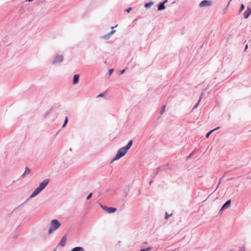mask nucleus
I'll return each instance as SVG.
<instances>
[{"mask_svg": "<svg viewBox=\"0 0 251 251\" xmlns=\"http://www.w3.org/2000/svg\"><path fill=\"white\" fill-rule=\"evenodd\" d=\"M49 179H46L39 183V186L33 191L30 195L29 198H32L41 193L48 185Z\"/></svg>", "mask_w": 251, "mask_h": 251, "instance_id": "f257e3e1", "label": "nucleus"}, {"mask_svg": "<svg viewBox=\"0 0 251 251\" xmlns=\"http://www.w3.org/2000/svg\"><path fill=\"white\" fill-rule=\"evenodd\" d=\"M127 151L128 150L125 147L120 148L114 158L111 160L110 163H112L114 161L119 160L125 156Z\"/></svg>", "mask_w": 251, "mask_h": 251, "instance_id": "f03ea898", "label": "nucleus"}, {"mask_svg": "<svg viewBox=\"0 0 251 251\" xmlns=\"http://www.w3.org/2000/svg\"><path fill=\"white\" fill-rule=\"evenodd\" d=\"M61 223L57 219H52L50 224V227L49 228L48 233L51 234L53 231L57 229L61 226Z\"/></svg>", "mask_w": 251, "mask_h": 251, "instance_id": "7ed1b4c3", "label": "nucleus"}, {"mask_svg": "<svg viewBox=\"0 0 251 251\" xmlns=\"http://www.w3.org/2000/svg\"><path fill=\"white\" fill-rule=\"evenodd\" d=\"M100 207L102 209L108 213H112L117 210V208L113 207H107L106 205L100 204Z\"/></svg>", "mask_w": 251, "mask_h": 251, "instance_id": "20e7f679", "label": "nucleus"}, {"mask_svg": "<svg viewBox=\"0 0 251 251\" xmlns=\"http://www.w3.org/2000/svg\"><path fill=\"white\" fill-rule=\"evenodd\" d=\"M63 56L62 55H57L52 61V64L55 65L61 63L63 61Z\"/></svg>", "mask_w": 251, "mask_h": 251, "instance_id": "39448f33", "label": "nucleus"}, {"mask_svg": "<svg viewBox=\"0 0 251 251\" xmlns=\"http://www.w3.org/2000/svg\"><path fill=\"white\" fill-rule=\"evenodd\" d=\"M231 202V200H227L225 203H224V204L222 205V207L220 209L219 213L223 212L224 210L225 209L228 208L230 206Z\"/></svg>", "mask_w": 251, "mask_h": 251, "instance_id": "423d86ee", "label": "nucleus"}, {"mask_svg": "<svg viewBox=\"0 0 251 251\" xmlns=\"http://www.w3.org/2000/svg\"><path fill=\"white\" fill-rule=\"evenodd\" d=\"M212 1L210 0H203L199 4L200 7H207L211 5Z\"/></svg>", "mask_w": 251, "mask_h": 251, "instance_id": "0eeeda50", "label": "nucleus"}, {"mask_svg": "<svg viewBox=\"0 0 251 251\" xmlns=\"http://www.w3.org/2000/svg\"><path fill=\"white\" fill-rule=\"evenodd\" d=\"M251 15V7L248 6L247 9L244 13V17L245 19H247Z\"/></svg>", "mask_w": 251, "mask_h": 251, "instance_id": "6e6552de", "label": "nucleus"}, {"mask_svg": "<svg viewBox=\"0 0 251 251\" xmlns=\"http://www.w3.org/2000/svg\"><path fill=\"white\" fill-rule=\"evenodd\" d=\"M66 240L67 237L66 235H64L61 239L60 241H59L58 246H60L61 247L65 246L66 243Z\"/></svg>", "mask_w": 251, "mask_h": 251, "instance_id": "1a4fd4ad", "label": "nucleus"}, {"mask_svg": "<svg viewBox=\"0 0 251 251\" xmlns=\"http://www.w3.org/2000/svg\"><path fill=\"white\" fill-rule=\"evenodd\" d=\"M79 75L78 74H75L74 75L73 79V84L75 85L77 84L79 82Z\"/></svg>", "mask_w": 251, "mask_h": 251, "instance_id": "9d476101", "label": "nucleus"}, {"mask_svg": "<svg viewBox=\"0 0 251 251\" xmlns=\"http://www.w3.org/2000/svg\"><path fill=\"white\" fill-rule=\"evenodd\" d=\"M157 7L158 11H162L166 8V6L164 3H162L161 2H160L157 4Z\"/></svg>", "mask_w": 251, "mask_h": 251, "instance_id": "9b49d317", "label": "nucleus"}, {"mask_svg": "<svg viewBox=\"0 0 251 251\" xmlns=\"http://www.w3.org/2000/svg\"><path fill=\"white\" fill-rule=\"evenodd\" d=\"M133 144V140L131 139L128 141L127 144L124 146L128 151L130 149Z\"/></svg>", "mask_w": 251, "mask_h": 251, "instance_id": "f8f14e48", "label": "nucleus"}, {"mask_svg": "<svg viewBox=\"0 0 251 251\" xmlns=\"http://www.w3.org/2000/svg\"><path fill=\"white\" fill-rule=\"evenodd\" d=\"M133 144V140L131 139L128 141L127 144L124 146L128 151L130 149Z\"/></svg>", "mask_w": 251, "mask_h": 251, "instance_id": "ddd939ff", "label": "nucleus"}, {"mask_svg": "<svg viewBox=\"0 0 251 251\" xmlns=\"http://www.w3.org/2000/svg\"><path fill=\"white\" fill-rule=\"evenodd\" d=\"M84 249L81 247H75L73 248L71 251H84Z\"/></svg>", "mask_w": 251, "mask_h": 251, "instance_id": "4468645a", "label": "nucleus"}, {"mask_svg": "<svg viewBox=\"0 0 251 251\" xmlns=\"http://www.w3.org/2000/svg\"><path fill=\"white\" fill-rule=\"evenodd\" d=\"M154 4V2L152 1H150L149 2H146L145 3L144 6L146 8H149L151 6Z\"/></svg>", "mask_w": 251, "mask_h": 251, "instance_id": "2eb2a0df", "label": "nucleus"}, {"mask_svg": "<svg viewBox=\"0 0 251 251\" xmlns=\"http://www.w3.org/2000/svg\"><path fill=\"white\" fill-rule=\"evenodd\" d=\"M68 122V117H66L65 118V120L64 121V123H63V125H62V128L66 126V125L67 124Z\"/></svg>", "mask_w": 251, "mask_h": 251, "instance_id": "dca6fc26", "label": "nucleus"}, {"mask_svg": "<svg viewBox=\"0 0 251 251\" xmlns=\"http://www.w3.org/2000/svg\"><path fill=\"white\" fill-rule=\"evenodd\" d=\"M245 9V5L243 3H242L240 5V9L239 10V13H240Z\"/></svg>", "mask_w": 251, "mask_h": 251, "instance_id": "f3484780", "label": "nucleus"}, {"mask_svg": "<svg viewBox=\"0 0 251 251\" xmlns=\"http://www.w3.org/2000/svg\"><path fill=\"white\" fill-rule=\"evenodd\" d=\"M214 131V130H211L209 132H208L205 135V137L206 138H208L211 133Z\"/></svg>", "mask_w": 251, "mask_h": 251, "instance_id": "a211bd4d", "label": "nucleus"}, {"mask_svg": "<svg viewBox=\"0 0 251 251\" xmlns=\"http://www.w3.org/2000/svg\"><path fill=\"white\" fill-rule=\"evenodd\" d=\"M31 170L30 169H29L27 167H26L25 168V174H28L30 173Z\"/></svg>", "mask_w": 251, "mask_h": 251, "instance_id": "6ab92c4d", "label": "nucleus"}, {"mask_svg": "<svg viewBox=\"0 0 251 251\" xmlns=\"http://www.w3.org/2000/svg\"><path fill=\"white\" fill-rule=\"evenodd\" d=\"M151 247H148L147 248L142 249L140 250V251H150L151 250Z\"/></svg>", "mask_w": 251, "mask_h": 251, "instance_id": "aec40b11", "label": "nucleus"}, {"mask_svg": "<svg viewBox=\"0 0 251 251\" xmlns=\"http://www.w3.org/2000/svg\"><path fill=\"white\" fill-rule=\"evenodd\" d=\"M173 215L172 213L170 214H169L167 212H166L165 213V219H168L170 217L172 216Z\"/></svg>", "mask_w": 251, "mask_h": 251, "instance_id": "412c9836", "label": "nucleus"}, {"mask_svg": "<svg viewBox=\"0 0 251 251\" xmlns=\"http://www.w3.org/2000/svg\"><path fill=\"white\" fill-rule=\"evenodd\" d=\"M165 107H166V105H163L161 107V110H160V114H163L164 112L165 111Z\"/></svg>", "mask_w": 251, "mask_h": 251, "instance_id": "4be33fe9", "label": "nucleus"}, {"mask_svg": "<svg viewBox=\"0 0 251 251\" xmlns=\"http://www.w3.org/2000/svg\"><path fill=\"white\" fill-rule=\"evenodd\" d=\"M93 195V193L91 192V193H90L86 197V200H89L92 196Z\"/></svg>", "mask_w": 251, "mask_h": 251, "instance_id": "5701e85b", "label": "nucleus"}, {"mask_svg": "<svg viewBox=\"0 0 251 251\" xmlns=\"http://www.w3.org/2000/svg\"><path fill=\"white\" fill-rule=\"evenodd\" d=\"M110 38V37L108 35V34H106V35L102 36V38L104 39L105 40H108Z\"/></svg>", "mask_w": 251, "mask_h": 251, "instance_id": "b1692460", "label": "nucleus"}, {"mask_svg": "<svg viewBox=\"0 0 251 251\" xmlns=\"http://www.w3.org/2000/svg\"><path fill=\"white\" fill-rule=\"evenodd\" d=\"M200 101L199 100H198V101L195 104V105L194 106L193 108V110L197 108L199 105V103H200Z\"/></svg>", "mask_w": 251, "mask_h": 251, "instance_id": "393cba45", "label": "nucleus"}, {"mask_svg": "<svg viewBox=\"0 0 251 251\" xmlns=\"http://www.w3.org/2000/svg\"><path fill=\"white\" fill-rule=\"evenodd\" d=\"M114 71V69L112 68L108 70V75H111Z\"/></svg>", "mask_w": 251, "mask_h": 251, "instance_id": "a878e982", "label": "nucleus"}, {"mask_svg": "<svg viewBox=\"0 0 251 251\" xmlns=\"http://www.w3.org/2000/svg\"><path fill=\"white\" fill-rule=\"evenodd\" d=\"M162 167L160 166L156 168L157 172L156 173V174H157L159 172L161 171L162 170Z\"/></svg>", "mask_w": 251, "mask_h": 251, "instance_id": "bb28decb", "label": "nucleus"}, {"mask_svg": "<svg viewBox=\"0 0 251 251\" xmlns=\"http://www.w3.org/2000/svg\"><path fill=\"white\" fill-rule=\"evenodd\" d=\"M125 72H126V69H123L120 71L119 75H123L125 73Z\"/></svg>", "mask_w": 251, "mask_h": 251, "instance_id": "cd10ccee", "label": "nucleus"}, {"mask_svg": "<svg viewBox=\"0 0 251 251\" xmlns=\"http://www.w3.org/2000/svg\"><path fill=\"white\" fill-rule=\"evenodd\" d=\"M194 151H192L191 152V153L188 156H187V159L190 158L191 157V155H192L194 154Z\"/></svg>", "mask_w": 251, "mask_h": 251, "instance_id": "c85d7f7f", "label": "nucleus"}, {"mask_svg": "<svg viewBox=\"0 0 251 251\" xmlns=\"http://www.w3.org/2000/svg\"><path fill=\"white\" fill-rule=\"evenodd\" d=\"M131 10H132V8L130 7H128L127 9H125V11L127 12H129Z\"/></svg>", "mask_w": 251, "mask_h": 251, "instance_id": "c756f323", "label": "nucleus"}, {"mask_svg": "<svg viewBox=\"0 0 251 251\" xmlns=\"http://www.w3.org/2000/svg\"><path fill=\"white\" fill-rule=\"evenodd\" d=\"M203 94H204V92H201V95L200 96V98L199 99V101H201V99L202 98V97H203Z\"/></svg>", "mask_w": 251, "mask_h": 251, "instance_id": "7c9ffc66", "label": "nucleus"}, {"mask_svg": "<svg viewBox=\"0 0 251 251\" xmlns=\"http://www.w3.org/2000/svg\"><path fill=\"white\" fill-rule=\"evenodd\" d=\"M238 251H245V249L244 247L240 248V250Z\"/></svg>", "mask_w": 251, "mask_h": 251, "instance_id": "2f4dec72", "label": "nucleus"}, {"mask_svg": "<svg viewBox=\"0 0 251 251\" xmlns=\"http://www.w3.org/2000/svg\"><path fill=\"white\" fill-rule=\"evenodd\" d=\"M103 96H104V93H101L98 95V97H103Z\"/></svg>", "mask_w": 251, "mask_h": 251, "instance_id": "473e14b6", "label": "nucleus"}, {"mask_svg": "<svg viewBox=\"0 0 251 251\" xmlns=\"http://www.w3.org/2000/svg\"><path fill=\"white\" fill-rule=\"evenodd\" d=\"M25 174H25V172L20 177L21 178H24L25 176Z\"/></svg>", "mask_w": 251, "mask_h": 251, "instance_id": "72a5a7b5", "label": "nucleus"}, {"mask_svg": "<svg viewBox=\"0 0 251 251\" xmlns=\"http://www.w3.org/2000/svg\"><path fill=\"white\" fill-rule=\"evenodd\" d=\"M248 44H247V45L245 46V47L244 51H246V50H247L248 49Z\"/></svg>", "mask_w": 251, "mask_h": 251, "instance_id": "f704fd0d", "label": "nucleus"}, {"mask_svg": "<svg viewBox=\"0 0 251 251\" xmlns=\"http://www.w3.org/2000/svg\"><path fill=\"white\" fill-rule=\"evenodd\" d=\"M110 32L111 33V34H113V33L116 32V30L112 29Z\"/></svg>", "mask_w": 251, "mask_h": 251, "instance_id": "c9c22d12", "label": "nucleus"}, {"mask_svg": "<svg viewBox=\"0 0 251 251\" xmlns=\"http://www.w3.org/2000/svg\"><path fill=\"white\" fill-rule=\"evenodd\" d=\"M52 108H53V107H51V108L49 110H48V111L46 112V114H47L50 113V111L52 109Z\"/></svg>", "mask_w": 251, "mask_h": 251, "instance_id": "e433bc0d", "label": "nucleus"}, {"mask_svg": "<svg viewBox=\"0 0 251 251\" xmlns=\"http://www.w3.org/2000/svg\"><path fill=\"white\" fill-rule=\"evenodd\" d=\"M168 1V0H164L163 1H161L162 3H164V4H165L166 3H167V2Z\"/></svg>", "mask_w": 251, "mask_h": 251, "instance_id": "4c0bfd02", "label": "nucleus"}, {"mask_svg": "<svg viewBox=\"0 0 251 251\" xmlns=\"http://www.w3.org/2000/svg\"><path fill=\"white\" fill-rule=\"evenodd\" d=\"M220 128V126H218V127H216L215 128L213 129V130H214V131H215L216 130H218Z\"/></svg>", "mask_w": 251, "mask_h": 251, "instance_id": "58836bf2", "label": "nucleus"}, {"mask_svg": "<svg viewBox=\"0 0 251 251\" xmlns=\"http://www.w3.org/2000/svg\"><path fill=\"white\" fill-rule=\"evenodd\" d=\"M230 118H231V115L230 114H228V120H229L230 119Z\"/></svg>", "mask_w": 251, "mask_h": 251, "instance_id": "ea45409f", "label": "nucleus"}, {"mask_svg": "<svg viewBox=\"0 0 251 251\" xmlns=\"http://www.w3.org/2000/svg\"><path fill=\"white\" fill-rule=\"evenodd\" d=\"M229 251H235V250L233 249H231L229 250Z\"/></svg>", "mask_w": 251, "mask_h": 251, "instance_id": "a19ab883", "label": "nucleus"}, {"mask_svg": "<svg viewBox=\"0 0 251 251\" xmlns=\"http://www.w3.org/2000/svg\"><path fill=\"white\" fill-rule=\"evenodd\" d=\"M107 34H108V35L110 37V36H111V35H112V34H111V33H110V32H109V33H108Z\"/></svg>", "mask_w": 251, "mask_h": 251, "instance_id": "79ce46f5", "label": "nucleus"}, {"mask_svg": "<svg viewBox=\"0 0 251 251\" xmlns=\"http://www.w3.org/2000/svg\"><path fill=\"white\" fill-rule=\"evenodd\" d=\"M59 131H60V130H58V131H57V132L56 133V135H57V134H58V133L59 132Z\"/></svg>", "mask_w": 251, "mask_h": 251, "instance_id": "37998d69", "label": "nucleus"}, {"mask_svg": "<svg viewBox=\"0 0 251 251\" xmlns=\"http://www.w3.org/2000/svg\"><path fill=\"white\" fill-rule=\"evenodd\" d=\"M26 1H32L33 0H26Z\"/></svg>", "mask_w": 251, "mask_h": 251, "instance_id": "c03bdc74", "label": "nucleus"}, {"mask_svg": "<svg viewBox=\"0 0 251 251\" xmlns=\"http://www.w3.org/2000/svg\"><path fill=\"white\" fill-rule=\"evenodd\" d=\"M152 182V180H151L150 182V184L151 185V183Z\"/></svg>", "mask_w": 251, "mask_h": 251, "instance_id": "a18cd8bd", "label": "nucleus"}, {"mask_svg": "<svg viewBox=\"0 0 251 251\" xmlns=\"http://www.w3.org/2000/svg\"><path fill=\"white\" fill-rule=\"evenodd\" d=\"M114 27V26H111V29H113Z\"/></svg>", "mask_w": 251, "mask_h": 251, "instance_id": "49530a36", "label": "nucleus"}, {"mask_svg": "<svg viewBox=\"0 0 251 251\" xmlns=\"http://www.w3.org/2000/svg\"><path fill=\"white\" fill-rule=\"evenodd\" d=\"M127 193H126V194H125V196H127Z\"/></svg>", "mask_w": 251, "mask_h": 251, "instance_id": "de8ad7c7", "label": "nucleus"}, {"mask_svg": "<svg viewBox=\"0 0 251 251\" xmlns=\"http://www.w3.org/2000/svg\"><path fill=\"white\" fill-rule=\"evenodd\" d=\"M53 251H56V249H55L54 250H53Z\"/></svg>", "mask_w": 251, "mask_h": 251, "instance_id": "09e8293b", "label": "nucleus"}, {"mask_svg": "<svg viewBox=\"0 0 251 251\" xmlns=\"http://www.w3.org/2000/svg\"><path fill=\"white\" fill-rule=\"evenodd\" d=\"M166 165L169 166V163H167Z\"/></svg>", "mask_w": 251, "mask_h": 251, "instance_id": "8fccbe9b", "label": "nucleus"}, {"mask_svg": "<svg viewBox=\"0 0 251 251\" xmlns=\"http://www.w3.org/2000/svg\"><path fill=\"white\" fill-rule=\"evenodd\" d=\"M250 132H251V130H250Z\"/></svg>", "mask_w": 251, "mask_h": 251, "instance_id": "3c124183", "label": "nucleus"}]
</instances>
